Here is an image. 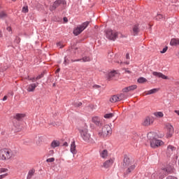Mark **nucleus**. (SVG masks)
Masks as SVG:
<instances>
[{"instance_id": "nucleus-32", "label": "nucleus", "mask_w": 179, "mask_h": 179, "mask_svg": "<svg viewBox=\"0 0 179 179\" xmlns=\"http://www.w3.org/2000/svg\"><path fill=\"white\" fill-rule=\"evenodd\" d=\"M162 19H164V17L162 14H157L155 17V20H162Z\"/></svg>"}, {"instance_id": "nucleus-20", "label": "nucleus", "mask_w": 179, "mask_h": 179, "mask_svg": "<svg viewBox=\"0 0 179 179\" xmlns=\"http://www.w3.org/2000/svg\"><path fill=\"white\" fill-rule=\"evenodd\" d=\"M26 117V115L24 113H17L14 118L15 120H17L18 121H20V120Z\"/></svg>"}, {"instance_id": "nucleus-19", "label": "nucleus", "mask_w": 179, "mask_h": 179, "mask_svg": "<svg viewBox=\"0 0 179 179\" xmlns=\"http://www.w3.org/2000/svg\"><path fill=\"white\" fill-rule=\"evenodd\" d=\"M92 122H94V124L97 125L98 127H100V125H101V122H100V118L99 117H92Z\"/></svg>"}, {"instance_id": "nucleus-33", "label": "nucleus", "mask_w": 179, "mask_h": 179, "mask_svg": "<svg viewBox=\"0 0 179 179\" xmlns=\"http://www.w3.org/2000/svg\"><path fill=\"white\" fill-rule=\"evenodd\" d=\"M117 98H118L119 101H121V100L125 99V94H118Z\"/></svg>"}, {"instance_id": "nucleus-31", "label": "nucleus", "mask_w": 179, "mask_h": 179, "mask_svg": "<svg viewBox=\"0 0 179 179\" xmlns=\"http://www.w3.org/2000/svg\"><path fill=\"white\" fill-rule=\"evenodd\" d=\"M8 15L5 13V11H0V19H5Z\"/></svg>"}, {"instance_id": "nucleus-15", "label": "nucleus", "mask_w": 179, "mask_h": 179, "mask_svg": "<svg viewBox=\"0 0 179 179\" xmlns=\"http://www.w3.org/2000/svg\"><path fill=\"white\" fill-rule=\"evenodd\" d=\"M113 163H114V159H113L106 160L103 163V167H105V169H108V167H111V166H113Z\"/></svg>"}, {"instance_id": "nucleus-13", "label": "nucleus", "mask_w": 179, "mask_h": 179, "mask_svg": "<svg viewBox=\"0 0 179 179\" xmlns=\"http://www.w3.org/2000/svg\"><path fill=\"white\" fill-rule=\"evenodd\" d=\"M37 86H38V83L29 84L27 86V90L29 92H34Z\"/></svg>"}, {"instance_id": "nucleus-47", "label": "nucleus", "mask_w": 179, "mask_h": 179, "mask_svg": "<svg viewBox=\"0 0 179 179\" xmlns=\"http://www.w3.org/2000/svg\"><path fill=\"white\" fill-rule=\"evenodd\" d=\"M121 65H122V64H126V65H129V62H120Z\"/></svg>"}, {"instance_id": "nucleus-29", "label": "nucleus", "mask_w": 179, "mask_h": 179, "mask_svg": "<svg viewBox=\"0 0 179 179\" xmlns=\"http://www.w3.org/2000/svg\"><path fill=\"white\" fill-rule=\"evenodd\" d=\"M76 61H78V62L83 61V62H89V61H90V57L85 56V57H83L82 59H78Z\"/></svg>"}, {"instance_id": "nucleus-37", "label": "nucleus", "mask_w": 179, "mask_h": 179, "mask_svg": "<svg viewBox=\"0 0 179 179\" xmlns=\"http://www.w3.org/2000/svg\"><path fill=\"white\" fill-rule=\"evenodd\" d=\"M167 50H169V48L167 46L164 48L163 50L160 52L161 54H164L165 52H167Z\"/></svg>"}, {"instance_id": "nucleus-18", "label": "nucleus", "mask_w": 179, "mask_h": 179, "mask_svg": "<svg viewBox=\"0 0 179 179\" xmlns=\"http://www.w3.org/2000/svg\"><path fill=\"white\" fill-rule=\"evenodd\" d=\"M100 156L101 157H111V154L107 150H103L100 152Z\"/></svg>"}, {"instance_id": "nucleus-51", "label": "nucleus", "mask_w": 179, "mask_h": 179, "mask_svg": "<svg viewBox=\"0 0 179 179\" xmlns=\"http://www.w3.org/2000/svg\"><path fill=\"white\" fill-rule=\"evenodd\" d=\"M80 106H82V102L77 103V107H80Z\"/></svg>"}, {"instance_id": "nucleus-49", "label": "nucleus", "mask_w": 179, "mask_h": 179, "mask_svg": "<svg viewBox=\"0 0 179 179\" xmlns=\"http://www.w3.org/2000/svg\"><path fill=\"white\" fill-rule=\"evenodd\" d=\"M7 99H8V96H4L3 98V101H5Z\"/></svg>"}, {"instance_id": "nucleus-56", "label": "nucleus", "mask_w": 179, "mask_h": 179, "mask_svg": "<svg viewBox=\"0 0 179 179\" xmlns=\"http://www.w3.org/2000/svg\"><path fill=\"white\" fill-rule=\"evenodd\" d=\"M2 37V31H0V38Z\"/></svg>"}, {"instance_id": "nucleus-5", "label": "nucleus", "mask_w": 179, "mask_h": 179, "mask_svg": "<svg viewBox=\"0 0 179 179\" xmlns=\"http://www.w3.org/2000/svg\"><path fill=\"white\" fill-rule=\"evenodd\" d=\"M106 38H108V40H112L113 41H115V39L118 37V33L112 29H108L106 31Z\"/></svg>"}, {"instance_id": "nucleus-28", "label": "nucleus", "mask_w": 179, "mask_h": 179, "mask_svg": "<svg viewBox=\"0 0 179 179\" xmlns=\"http://www.w3.org/2000/svg\"><path fill=\"white\" fill-rule=\"evenodd\" d=\"M36 172V171L34 169H31L29 173H28V176L27 178L30 179L31 178V177H33V176H34V173Z\"/></svg>"}, {"instance_id": "nucleus-41", "label": "nucleus", "mask_w": 179, "mask_h": 179, "mask_svg": "<svg viewBox=\"0 0 179 179\" xmlns=\"http://www.w3.org/2000/svg\"><path fill=\"white\" fill-rule=\"evenodd\" d=\"M55 159L54 158H49L46 160V162H48V163H52V162H55Z\"/></svg>"}, {"instance_id": "nucleus-9", "label": "nucleus", "mask_w": 179, "mask_h": 179, "mask_svg": "<svg viewBox=\"0 0 179 179\" xmlns=\"http://www.w3.org/2000/svg\"><path fill=\"white\" fill-rule=\"evenodd\" d=\"M59 5H66V1L65 0H56L54 3L50 6V10L51 11L55 10Z\"/></svg>"}, {"instance_id": "nucleus-42", "label": "nucleus", "mask_w": 179, "mask_h": 179, "mask_svg": "<svg viewBox=\"0 0 179 179\" xmlns=\"http://www.w3.org/2000/svg\"><path fill=\"white\" fill-rule=\"evenodd\" d=\"M28 80H31V82H36V78H29L28 77Z\"/></svg>"}, {"instance_id": "nucleus-35", "label": "nucleus", "mask_w": 179, "mask_h": 179, "mask_svg": "<svg viewBox=\"0 0 179 179\" xmlns=\"http://www.w3.org/2000/svg\"><path fill=\"white\" fill-rule=\"evenodd\" d=\"M114 117L113 113H107L104 115V118H113Z\"/></svg>"}, {"instance_id": "nucleus-39", "label": "nucleus", "mask_w": 179, "mask_h": 179, "mask_svg": "<svg viewBox=\"0 0 179 179\" xmlns=\"http://www.w3.org/2000/svg\"><path fill=\"white\" fill-rule=\"evenodd\" d=\"M44 74L41 73V75H38L36 78V80H38L40 79H41V78H43Z\"/></svg>"}, {"instance_id": "nucleus-30", "label": "nucleus", "mask_w": 179, "mask_h": 179, "mask_svg": "<svg viewBox=\"0 0 179 179\" xmlns=\"http://www.w3.org/2000/svg\"><path fill=\"white\" fill-rule=\"evenodd\" d=\"M148 80H146V78H143V77H141L140 78L138 79L137 82L138 83H145V82H147Z\"/></svg>"}, {"instance_id": "nucleus-45", "label": "nucleus", "mask_w": 179, "mask_h": 179, "mask_svg": "<svg viewBox=\"0 0 179 179\" xmlns=\"http://www.w3.org/2000/svg\"><path fill=\"white\" fill-rule=\"evenodd\" d=\"M42 141H43V140L39 138L38 139V141H36V144H37V145H40V143H41Z\"/></svg>"}, {"instance_id": "nucleus-36", "label": "nucleus", "mask_w": 179, "mask_h": 179, "mask_svg": "<svg viewBox=\"0 0 179 179\" xmlns=\"http://www.w3.org/2000/svg\"><path fill=\"white\" fill-rule=\"evenodd\" d=\"M57 47H59V48H64V42H58L57 43Z\"/></svg>"}, {"instance_id": "nucleus-50", "label": "nucleus", "mask_w": 179, "mask_h": 179, "mask_svg": "<svg viewBox=\"0 0 179 179\" xmlns=\"http://www.w3.org/2000/svg\"><path fill=\"white\" fill-rule=\"evenodd\" d=\"M126 58H127V59H129V53H127V55H126Z\"/></svg>"}, {"instance_id": "nucleus-10", "label": "nucleus", "mask_w": 179, "mask_h": 179, "mask_svg": "<svg viewBox=\"0 0 179 179\" xmlns=\"http://www.w3.org/2000/svg\"><path fill=\"white\" fill-rule=\"evenodd\" d=\"M162 171L165 172V176L174 173V167L171 165H168L166 168H162Z\"/></svg>"}, {"instance_id": "nucleus-57", "label": "nucleus", "mask_w": 179, "mask_h": 179, "mask_svg": "<svg viewBox=\"0 0 179 179\" xmlns=\"http://www.w3.org/2000/svg\"><path fill=\"white\" fill-rule=\"evenodd\" d=\"M60 69H57L56 72H59Z\"/></svg>"}, {"instance_id": "nucleus-11", "label": "nucleus", "mask_w": 179, "mask_h": 179, "mask_svg": "<svg viewBox=\"0 0 179 179\" xmlns=\"http://www.w3.org/2000/svg\"><path fill=\"white\" fill-rule=\"evenodd\" d=\"M152 124H153V119L150 117H145L142 122L143 127H149L150 125H152Z\"/></svg>"}, {"instance_id": "nucleus-12", "label": "nucleus", "mask_w": 179, "mask_h": 179, "mask_svg": "<svg viewBox=\"0 0 179 179\" xmlns=\"http://www.w3.org/2000/svg\"><path fill=\"white\" fill-rule=\"evenodd\" d=\"M176 150H177V148L174 145H169L167 147L166 153L167 155H174V153H176Z\"/></svg>"}, {"instance_id": "nucleus-26", "label": "nucleus", "mask_w": 179, "mask_h": 179, "mask_svg": "<svg viewBox=\"0 0 179 179\" xmlns=\"http://www.w3.org/2000/svg\"><path fill=\"white\" fill-rule=\"evenodd\" d=\"M154 115L157 117V118H163V117H164L163 112H155L154 113Z\"/></svg>"}, {"instance_id": "nucleus-52", "label": "nucleus", "mask_w": 179, "mask_h": 179, "mask_svg": "<svg viewBox=\"0 0 179 179\" xmlns=\"http://www.w3.org/2000/svg\"><path fill=\"white\" fill-rule=\"evenodd\" d=\"M125 73H131V71H129L128 70H125Z\"/></svg>"}, {"instance_id": "nucleus-58", "label": "nucleus", "mask_w": 179, "mask_h": 179, "mask_svg": "<svg viewBox=\"0 0 179 179\" xmlns=\"http://www.w3.org/2000/svg\"><path fill=\"white\" fill-rule=\"evenodd\" d=\"M13 1H16V0H13Z\"/></svg>"}, {"instance_id": "nucleus-34", "label": "nucleus", "mask_w": 179, "mask_h": 179, "mask_svg": "<svg viewBox=\"0 0 179 179\" xmlns=\"http://www.w3.org/2000/svg\"><path fill=\"white\" fill-rule=\"evenodd\" d=\"M22 12L23 13H27V12H29V7L27 6H24L22 9Z\"/></svg>"}, {"instance_id": "nucleus-7", "label": "nucleus", "mask_w": 179, "mask_h": 179, "mask_svg": "<svg viewBox=\"0 0 179 179\" xmlns=\"http://www.w3.org/2000/svg\"><path fill=\"white\" fill-rule=\"evenodd\" d=\"M89 26V22H85L83 23L80 27L74 29L73 30V34L75 36H79L85 29H86Z\"/></svg>"}, {"instance_id": "nucleus-38", "label": "nucleus", "mask_w": 179, "mask_h": 179, "mask_svg": "<svg viewBox=\"0 0 179 179\" xmlns=\"http://www.w3.org/2000/svg\"><path fill=\"white\" fill-rule=\"evenodd\" d=\"M6 171H8V169H5V168L0 169V174L2 173H6Z\"/></svg>"}, {"instance_id": "nucleus-43", "label": "nucleus", "mask_w": 179, "mask_h": 179, "mask_svg": "<svg viewBox=\"0 0 179 179\" xmlns=\"http://www.w3.org/2000/svg\"><path fill=\"white\" fill-rule=\"evenodd\" d=\"M8 176V173L0 175V179L5 178Z\"/></svg>"}, {"instance_id": "nucleus-48", "label": "nucleus", "mask_w": 179, "mask_h": 179, "mask_svg": "<svg viewBox=\"0 0 179 179\" xmlns=\"http://www.w3.org/2000/svg\"><path fill=\"white\" fill-rule=\"evenodd\" d=\"M63 20L66 23V22H68V18L66 17H64Z\"/></svg>"}, {"instance_id": "nucleus-2", "label": "nucleus", "mask_w": 179, "mask_h": 179, "mask_svg": "<svg viewBox=\"0 0 179 179\" xmlns=\"http://www.w3.org/2000/svg\"><path fill=\"white\" fill-rule=\"evenodd\" d=\"M148 138L150 141V146L151 148H153L154 149H156V148H159V146L163 145L164 143L162 141V140H157L155 138H153V133L150 132L148 134Z\"/></svg>"}, {"instance_id": "nucleus-55", "label": "nucleus", "mask_w": 179, "mask_h": 179, "mask_svg": "<svg viewBox=\"0 0 179 179\" xmlns=\"http://www.w3.org/2000/svg\"><path fill=\"white\" fill-rule=\"evenodd\" d=\"M64 146H68V143L65 142V143H64Z\"/></svg>"}, {"instance_id": "nucleus-46", "label": "nucleus", "mask_w": 179, "mask_h": 179, "mask_svg": "<svg viewBox=\"0 0 179 179\" xmlns=\"http://www.w3.org/2000/svg\"><path fill=\"white\" fill-rule=\"evenodd\" d=\"M64 65H66V64H69V62L66 59V57L64 58Z\"/></svg>"}, {"instance_id": "nucleus-24", "label": "nucleus", "mask_w": 179, "mask_h": 179, "mask_svg": "<svg viewBox=\"0 0 179 179\" xmlns=\"http://www.w3.org/2000/svg\"><path fill=\"white\" fill-rule=\"evenodd\" d=\"M139 33V27L138 25H134L133 27V34L134 36H136Z\"/></svg>"}, {"instance_id": "nucleus-40", "label": "nucleus", "mask_w": 179, "mask_h": 179, "mask_svg": "<svg viewBox=\"0 0 179 179\" xmlns=\"http://www.w3.org/2000/svg\"><path fill=\"white\" fill-rule=\"evenodd\" d=\"M53 155H54V150H50L48 153V157H50V156H53Z\"/></svg>"}, {"instance_id": "nucleus-3", "label": "nucleus", "mask_w": 179, "mask_h": 179, "mask_svg": "<svg viewBox=\"0 0 179 179\" xmlns=\"http://www.w3.org/2000/svg\"><path fill=\"white\" fill-rule=\"evenodd\" d=\"M112 132L111 127L108 124H106L103 127L101 132H99V135L103 136V138H107V136L111 135Z\"/></svg>"}, {"instance_id": "nucleus-54", "label": "nucleus", "mask_w": 179, "mask_h": 179, "mask_svg": "<svg viewBox=\"0 0 179 179\" xmlns=\"http://www.w3.org/2000/svg\"><path fill=\"white\" fill-rule=\"evenodd\" d=\"M29 142H30V141H24V145H27V143H29Z\"/></svg>"}, {"instance_id": "nucleus-1", "label": "nucleus", "mask_w": 179, "mask_h": 179, "mask_svg": "<svg viewBox=\"0 0 179 179\" xmlns=\"http://www.w3.org/2000/svg\"><path fill=\"white\" fill-rule=\"evenodd\" d=\"M123 166H124L125 167H128V169L125 172L126 174H129V173H131L133 170L135 169V164H134V158L124 157Z\"/></svg>"}, {"instance_id": "nucleus-22", "label": "nucleus", "mask_w": 179, "mask_h": 179, "mask_svg": "<svg viewBox=\"0 0 179 179\" xmlns=\"http://www.w3.org/2000/svg\"><path fill=\"white\" fill-rule=\"evenodd\" d=\"M117 72L115 71H110V73H108V80H111V79H113V78H114L115 76V75H117Z\"/></svg>"}, {"instance_id": "nucleus-6", "label": "nucleus", "mask_w": 179, "mask_h": 179, "mask_svg": "<svg viewBox=\"0 0 179 179\" xmlns=\"http://www.w3.org/2000/svg\"><path fill=\"white\" fill-rule=\"evenodd\" d=\"M80 134L81 138L85 141V142H90L92 138H90V134L87 131V129H80Z\"/></svg>"}, {"instance_id": "nucleus-17", "label": "nucleus", "mask_w": 179, "mask_h": 179, "mask_svg": "<svg viewBox=\"0 0 179 179\" xmlns=\"http://www.w3.org/2000/svg\"><path fill=\"white\" fill-rule=\"evenodd\" d=\"M152 75L154 76H157V78H162V79H169V77L164 76L163 73H159V72H156V71H154L152 73Z\"/></svg>"}, {"instance_id": "nucleus-21", "label": "nucleus", "mask_w": 179, "mask_h": 179, "mask_svg": "<svg viewBox=\"0 0 179 179\" xmlns=\"http://www.w3.org/2000/svg\"><path fill=\"white\" fill-rule=\"evenodd\" d=\"M170 45H179V38H172L170 42Z\"/></svg>"}, {"instance_id": "nucleus-53", "label": "nucleus", "mask_w": 179, "mask_h": 179, "mask_svg": "<svg viewBox=\"0 0 179 179\" xmlns=\"http://www.w3.org/2000/svg\"><path fill=\"white\" fill-rule=\"evenodd\" d=\"M175 113L179 115V110H175Z\"/></svg>"}, {"instance_id": "nucleus-14", "label": "nucleus", "mask_w": 179, "mask_h": 179, "mask_svg": "<svg viewBox=\"0 0 179 179\" xmlns=\"http://www.w3.org/2000/svg\"><path fill=\"white\" fill-rule=\"evenodd\" d=\"M138 88V86L136 85H134L127 87H124L122 90V92L124 93H128V92H133V90H135Z\"/></svg>"}, {"instance_id": "nucleus-16", "label": "nucleus", "mask_w": 179, "mask_h": 179, "mask_svg": "<svg viewBox=\"0 0 179 179\" xmlns=\"http://www.w3.org/2000/svg\"><path fill=\"white\" fill-rule=\"evenodd\" d=\"M159 90H160V89L154 88L152 90H150L148 91H146L144 93H145V96H148L149 94H155V93H157V92H159Z\"/></svg>"}, {"instance_id": "nucleus-4", "label": "nucleus", "mask_w": 179, "mask_h": 179, "mask_svg": "<svg viewBox=\"0 0 179 179\" xmlns=\"http://www.w3.org/2000/svg\"><path fill=\"white\" fill-rule=\"evenodd\" d=\"M16 156V152L8 150V149H3L0 150V157H15Z\"/></svg>"}, {"instance_id": "nucleus-44", "label": "nucleus", "mask_w": 179, "mask_h": 179, "mask_svg": "<svg viewBox=\"0 0 179 179\" xmlns=\"http://www.w3.org/2000/svg\"><path fill=\"white\" fill-rule=\"evenodd\" d=\"M6 30H7V31H8L9 33H12V27H8L6 28Z\"/></svg>"}, {"instance_id": "nucleus-25", "label": "nucleus", "mask_w": 179, "mask_h": 179, "mask_svg": "<svg viewBox=\"0 0 179 179\" xmlns=\"http://www.w3.org/2000/svg\"><path fill=\"white\" fill-rule=\"evenodd\" d=\"M110 103H117V101H120L119 99H118V96L117 95H113L110 99Z\"/></svg>"}, {"instance_id": "nucleus-27", "label": "nucleus", "mask_w": 179, "mask_h": 179, "mask_svg": "<svg viewBox=\"0 0 179 179\" xmlns=\"http://www.w3.org/2000/svg\"><path fill=\"white\" fill-rule=\"evenodd\" d=\"M71 152L73 153V155L76 153V146L75 145V143H72L71 145Z\"/></svg>"}, {"instance_id": "nucleus-8", "label": "nucleus", "mask_w": 179, "mask_h": 179, "mask_svg": "<svg viewBox=\"0 0 179 179\" xmlns=\"http://www.w3.org/2000/svg\"><path fill=\"white\" fill-rule=\"evenodd\" d=\"M165 129L166 132V137L171 138L173 134H174V127L170 123H167L165 126Z\"/></svg>"}, {"instance_id": "nucleus-23", "label": "nucleus", "mask_w": 179, "mask_h": 179, "mask_svg": "<svg viewBox=\"0 0 179 179\" xmlns=\"http://www.w3.org/2000/svg\"><path fill=\"white\" fill-rule=\"evenodd\" d=\"M59 141L54 140L51 143V147L53 148V149H55V148H58V146H59Z\"/></svg>"}]
</instances>
